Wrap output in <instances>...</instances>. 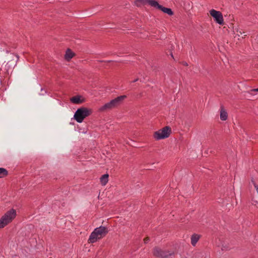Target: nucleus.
<instances>
[{
	"mask_svg": "<svg viewBox=\"0 0 258 258\" xmlns=\"http://www.w3.org/2000/svg\"><path fill=\"white\" fill-rule=\"evenodd\" d=\"M171 133V129L168 126H165L162 129L160 130L154 134V137L156 140H161L168 137Z\"/></svg>",
	"mask_w": 258,
	"mask_h": 258,
	"instance_id": "39448f33",
	"label": "nucleus"
},
{
	"mask_svg": "<svg viewBox=\"0 0 258 258\" xmlns=\"http://www.w3.org/2000/svg\"><path fill=\"white\" fill-rule=\"evenodd\" d=\"M16 212L12 209L8 211L0 219V228L4 227L8 223L11 222L16 217Z\"/></svg>",
	"mask_w": 258,
	"mask_h": 258,
	"instance_id": "20e7f679",
	"label": "nucleus"
},
{
	"mask_svg": "<svg viewBox=\"0 0 258 258\" xmlns=\"http://www.w3.org/2000/svg\"><path fill=\"white\" fill-rule=\"evenodd\" d=\"M149 240V238L148 237H146L144 239V242L145 243H147L148 241Z\"/></svg>",
	"mask_w": 258,
	"mask_h": 258,
	"instance_id": "dca6fc26",
	"label": "nucleus"
},
{
	"mask_svg": "<svg viewBox=\"0 0 258 258\" xmlns=\"http://www.w3.org/2000/svg\"><path fill=\"white\" fill-rule=\"evenodd\" d=\"M71 101L75 104H80L83 102V101L81 99V97L79 96H76L73 97L71 99Z\"/></svg>",
	"mask_w": 258,
	"mask_h": 258,
	"instance_id": "9b49d317",
	"label": "nucleus"
},
{
	"mask_svg": "<svg viewBox=\"0 0 258 258\" xmlns=\"http://www.w3.org/2000/svg\"><path fill=\"white\" fill-rule=\"evenodd\" d=\"M148 3L152 7L158 9L160 6L155 0H137L136 4L137 6H140L141 5H145Z\"/></svg>",
	"mask_w": 258,
	"mask_h": 258,
	"instance_id": "0eeeda50",
	"label": "nucleus"
},
{
	"mask_svg": "<svg viewBox=\"0 0 258 258\" xmlns=\"http://www.w3.org/2000/svg\"><path fill=\"white\" fill-rule=\"evenodd\" d=\"M138 79H137L133 81V82H135L137 81H138Z\"/></svg>",
	"mask_w": 258,
	"mask_h": 258,
	"instance_id": "a211bd4d",
	"label": "nucleus"
},
{
	"mask_svg": "<svg viewBox=\"0 0 258 258\" xmlns=\"http://www.w3.org/2000/svg\"><path fill=\"white\" fill-rule=\"evenodd\" d=\"M200 238V236L198 234H194L191 237V243L193 246H195Z\"/></svg>",
	"mask_w": 258,
	"mask_h": 258,
	"instance_id": "9d476101",
	"label": "nucleus"
},
{
	"mask_svg": "<svg viewBox=\"0 0 258 258\" xmlns=\"http://www.w3.org/2000/svg\"><path fill=\"white\" fill-rule=\"evenodd\" d=\"M154 254L156 256L161 258H167L168 256L171 255V253L168 252L163 251L159 248H155L154 250Z\"/></svg>",
	"mask_w": 258,
	"mask_h": 258,
	"instance_id": "6e6552de",
	"label": "nucleus"
},
{
	"mask_svg": "<svg viewBox=\"0 0 258 258\" xmlns=\"http://www.w3.org/2000/svg\"><path fill=\"white\" fill-rule=\"evenodd\" d=\"M227 118V113L223 108H221L220 111V119L222 120H226Z\"/></svg>",
	"mask_w": 258,
	"mask_h": 258,
	"instance_id": "ddd939ff",
	"label": "nucleus"
},
{
	"mask_svg": "<svg viewBox=\"0 0 258 258\" xmlns=\"http://www.w3.org/2000/svg\"><path fill=\"white\" fill-rule=\"evenodd\" d=\"M158 9L161 10L164 13H166L170 16L172 15L173 14L171 9L165 8L161 5L160 6Z\"/></svg>",
	"mask_w": 258,
	"mask_h": 258,
	"instance_id": "1a4fd4ad",
	"label": "nucleus"
},
{
	"mask_svg": "<svg viewBox=\"0 0 258 258\" xmlns=\"http://www.w3.org/2000/svg\"><path fill=\"white\" fill-rule=\"evenodd\" d=\"M108 231L107 229L103 226L95 228L91 233L88 239V242L90 243H94L98 239L105 236L108 233Z\"/></svg>",
	"mask_w": 258,
	"mask_h": 258,
	"instance_id": "f257e3e1",
	"label": "nucleus"
},
{
	"mask_svg": "<svg viewBox=\"0 0 258 258\" xmlns=\"http://www.w3.org/2000/svg\"><path fill=\"white\" fill-rule=\"evenodd\" d=\"M125 98L126 96L125 95L117 97L101 106L99 108V110L100 111H106L112 109L119 105Z\"/></svg>",
	"mask_w": 258,
	"mask_h": 258,
	"instance_id": "f03ea898",
	"label": "nucleus"
},
{
	"mask_svg": "<svg viewBox=\"0 0 258 258\" xmlns=\"http://www.w3.org/2000/svg\"><path fill=\"white\" fill-rule=\"evenodd\" d=\"M210 13L217 23L220 25L223 24V16L220 12L212 9L210 11Z\"/></svg>",
	"mask_w": 258,
	"mask_h": 258,
	"instance_id": "423d86ee",
	"label": "nucleus"
},
{
	"mask_svg": "<svg viewBox=\"0 0 258 258\" xmlns=\"http://www.w3.org/2000/svg\"><path fill=\"white\" fill-rule=\"evenodd\" d=\"M74 55V53L70 49H68L66 53L65 58L67 60H69L73 57Z\"/></svg>",
	"mask_w": 258,
	"mask_h": 258,
	"instance_id": "4468645a",
	"label": "nucleus"
},
{
	"mask_svg": "<svg viewBox=\"0 0 258 258\" xmlns=\"http://www.w3.org/2000/svg\"><path fill=\"white\" fill-rule=\"evenodd\" d=\"M109 175L107 174H104L100 178V182L103 185H105L108 181Z\"/></svg>",
	"mask_w": 258,
	"mask_h": 258,
	"instance_id": "f8f14e48",
	"label": "nucleus"
},
{
	"mask_svg": "<svg viewBox=\"0 0 258 258\" xmlns=\"http://www.w3.org/2000/svg\"><path fill=\"white\" fill-rule=\"evenodd\" d=\"M250 92H258V88L251 89L250 90Z\"/></svg>",
	"mask_w": 258,
	"mask_h": 258,
	"instance_id": "f3484780",
	"label": "nucleus"
},
{
	"mask_svg": "<svg viewBox=\"0 0 258 258\" xmlns=\"http://www.w3.org/2000/svg\"><path fill=\"white\" fill-rule=\"evenodd\" d=\"M7 175L8 171L4 168H0V178H3Z\"/></svg>",
	"mask_w": 258,
	"mask_h": 258,
	"instance_id": "2eb2a0df",
	"label": "nucleus"
},
{
	"mask_svg": "<svg viewBox=\"0 0 258 258\" xmlns=\"http://www.w3.org/2000/svg\"><path fill=\"white\" fill-rule=\"evenodd\" d=\"M92 113L91 109L86 107H81L77 109L74 114L75 119L78 122H82L84 119L89 116Z\"/></svg>",
	"mask_w": 258,
	"mask_h": 258,
	"instance_id": "7ed1b4c3",
	"label": "nucleus"
}]
</instances>
